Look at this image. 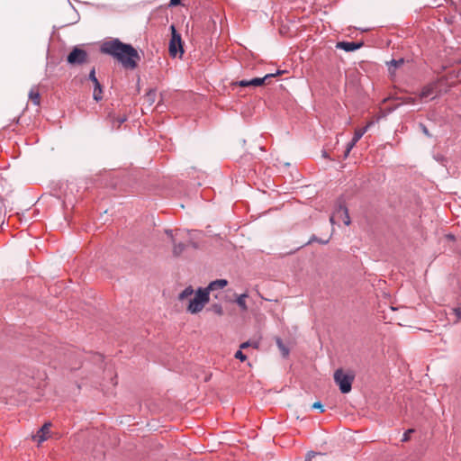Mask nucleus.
Segmentation results:
<instances>
[{"mask_svg":"<svg viewBox=\"0 0 461 461\" xmlns=\"http://www.w3.org/2000/svg\"><path fill=\"white\" fill-rule=\"evenodd\" d=\"M100 50L102 53L116 59L125 68H135L140 59V56L132 45L124 43L119 39L104 41L101 45Z\"/></svg>","mask_w":461,"mask_h":461,"instance_id":"1","label":"nucleus"},{"mask_svg":"<svg viewBox=\"0 0 461 461\" xmlns=\"http://www.w3.org/2000/svg\"><path fill=\"white\" fill-rule=\"evenodd\" d=\"M210 290H196L193 298L189 299L187 311L191 313H197L203 310L209 301Z\"/></svg>","mask_w":461,"mask_h":461,"instance_id":"2","label":"nucleus"},{"mask_svg":"<svg viewBox=\"0 0 461 461\" xmlns=\"http://www.w3.org/2000/svg\"><path fill=\"white\" fill-rule=\"evenodd\" d=\"M171 38L168 45V51L171 57L175 58L177 54L182 56L184 54L183 41L180 33L176 31V26L171 24L170 27Z\"/></svg>","mask_w":461,"mask_h":461,"instance_id":"3","label":"nucleus"},{"mask_svg":"<svg viewBox=\"0 0 461 461\" xmlns=\"http://www.w3.org/2000/svg\"><path fill=\"white\" fill-rule=\"evenodd\" d=\"M334 381L342 393H348L351 391L354 375L344 373L342 369H338L334 373Z\"/></svg>","mask_w":461,"mask_h":461,"instance_id":"4","label":"nucleus"},{"mask_svg":"<svg viewBox=\"0 0 461 461\" xmlns=\"http://www.w3.org/2000/svg\"><path fill=\"white\" fill-rule=\"evenodd\" d=\"M283 71L277 70L276 73H269L267 74L263 77H254L249 80L242 79L240 81H237L235 85L240 86V87H258L261 86L263 85L268 84L269 80L276 77L278 75H281Z\"/></svg>","mask_w":461,"mask_h":461,"instance_id":"5","label":"nucleus"},{"mask_svg":"<svg viewBox=\"0 0 461 461\" xmlns=\"http://www.w3.org/2000/svg\"><path fill=\"white\" fill-rule=\"evenodd\" d=\"M87 52L76 46L72 49L69 54L67 57V61L70 65H82L87 60Z\"/></svg>","mask_w":461,"mask_h":461,"instance_id":"6","label":"nucleus"},{"mask_svg":"<svg viewBox=\"0 0 461 461\" xmlns=\"http://www.w3.org/2000/svg\"><path fill=\"white\" fill-rule=\"evenodd\" d=\"M364 45L363 41H339L336 47L339 50H343L346 52L355 51L360 49Z\"/></svg>","mask_w":461,"mask_h":461,"instance_id":"7","label":"nucleus"},{"mask_svg":"<svg viewBox=\"0 0 461 461\" xmlns=\"http://www.w3.org/2000/svg\"><path fill=\"white\" fill-rule=\"evenodd\" d=\"M438 89V84L436 82L429 83L422 87L420 97L421 99H427L431 98L433 99L435 97V94Z\"/></svg>","mask_w":461,"mask_h":461,"instance_id":"8","label":"nucleus"},{"mask_svg":"<svg viewBox=\"0 0 461 461\" xmlns=\"http://www.w3.org/2000/svg\"><path fill=\"white\" fill-rule=\"evenodd\" d=\"M337 216H343V221L346 225L350 224V218L348 215V211L346 206L339 204L335 212V213L330 217V222L334 223V218Z\"/></svg>","mask_w":461,"mask_h":461,"instance_id":"9","label":"nucleus"},{"mask_svg":"<svg viewBox=\"0 0 461 461\" xmlns=\"http://www.w3.org/2000/svg\"><path fill=\"white\" fill-rule=\"evenodd\" d=\"M405 63V59L403 58H400L398 59H391L390 61L386 62L387 68H388V73L391 77L395 76V70L402 67Z\"/></svg>","mask_w":461,"mask_h":461,"instance_id":"10","label":"nucleus"},{"mask_svg":"<svg viewBox=\"0 0 461 461\" xmlns=\"http://www.w3.org/2000/svg\"><path fill=\"white\" fill-rule=\"evenodd\" d=\"M166 233L168 237L172 239V242L174 244L173 253L175 256H179L185 249V244L184 243H176L174 236H173V230H166Z\"/></svg>","mask_w":461,"mask_h":461,"instance_id":"11","label":"nucleus"},{"mask_svg":"<svg viewBox=\"0 0 461 461\" xmlns=\"http://www.w3.org/2000/svg\"><path fill=\"white\" fill-rule=\"evenodd\" d=\"M50 427V423H45L34 436L35 440H37L39 443H41L44 440H46L48 438Z\"/></svg>","mask_w":461,"mask_h":461,"instance_id":"12","label":"nucleus"},{"mask_svg":"<svg viewBox=\"0 0 461 461\" xmlns=\"http://www.w3.org/2000/svg\"><path fill=\"white\" fill-rule=\"evenodd\" d=\"M373 124L372 122H368L366 126L362 127V128H357L355 130V132H354V136H353V140H355V141H357L363 137V135L368 131V129L370 128V126Z\"/></svg>","mask_w":461,"mask_h":461,"instance_id":"13","label":"nucleus"},{"mask_svg":"<svg viewBox=\"0 0 461 461\" xmlns=\"http://www.w3.org/2000/svg\"><path fill=\"white\" fill-rule=\"evenodd\" d=\"M112 124L113 128L119 129L121 125L127 121L125 115H112L110 114Z\"/></svg>","mask_w":461,"mask_h":461,"instance_id":"14","label":"nucleus"},{"mask_svg":"<svg viewBox=\"0 0 461 461\" xmlns=\"http://www.w3.org/2000/svg\"><path fill=\"white\" fill-rule=\"evenodd\" d=\"M228 285V281L226 279H216L209 283V285L205 288H223ZM197 288H203L202 286H198Z\"/></svg>","mask_w":461,"mask_h":461,"instance_id":"15","label":"nucleus"},{"mask_svg":"<svg viewBox=\"0 0 461 461\" xmlns=\"http://www.w3.org/2000/svg\"><path fill=\"white\" fill-rule=\"evenodd\" d=\"M93 97L95 101H100L103 98V87L100 82L94 84V94Z\"/></svg>","mask_w":461,"mask_h":461,"instance_id":"16","label":"nucleus"},{"mask_svg":"<svg viewBox=\"0 0 461 461\" xmlns=\"http://www.w3.org/2000/svg\"><path fill=\"white\" fill-rule=\"evenodd\" d=\"M29 98L32 103L35 105H39L41 102V96L38 91L32 89L29 93Z\"/></svg>","mask_w":461,"mask_h":461,"instance_id":"17","label":"nucleus"},{"mask_svg":"<svg viewBox=\"0 0 461 461\" xmlns=\"http://www.w3.org/2000/svg\"><path fill=\"white\" fill-rule=\"evenodd\" d=\"M276 344H277V347L279 348L280 351L282 352L283 357H287L288 354H289V350L284 345V343H283L281 339H276Z\"/></svg>","mask_w":461,"mask_h":461,"instance_id":"18","label":"nucleus"},{"mask_svg":"<svg viewBox=\"0 0 461 461\" xmlns=\"http://www.w3.org/2000/svg\"><path fill=\"white\" fill-rule=\"evenodd\" d=\"M357 143V141H355V140H351L348 144H347V148L344 151V158H348L350 151L352 150V149L356 146V144Z\"/></svg>","mask_w":461,"mask_h":461,"instance_id":"19","label":"nucleus"},{"mask_svg":"<svg viewBox=\"0 0 461 461\" xmlns=\"http://www.w3.org/2000/svg\"><path fill=\"white\" fill-rule=\"evenodd\" d=\"M194 290H183V292L179 294V300L184 301L188 299L193 294Z\"/></svg>","mask_w":461,"mask_h":461,"instance_id":"20","label":"nucleus"},{"mask_svg":"<svg viewBox=\"0 0 461 461\" xmlns=\"http://www.w3.org/2000/svg\"><path fill=\"white\" fill-rule=\"evenodd\" d=\"M247 295L246 294H241L238 299H237V303L239 306H240L242 309H246V303H245V299H246Z\"/></svg>","mask_w":461,"mask_h":461,"instance_id":"21","label":"nucleus"},{"mask_svg":"<svg viewBox=\"0 0 461 461\" xmlns=\"http://www.w3.org/2000/svg\"><path fill=\"white\" fill-rule=\"evenodd\" d=\"M88 79L93 82V84H95L96 82H99L95 76V69L93 68L88 75Z\"/></svg>","mask_w":461,"mask_h":461,"instance_id":"22","label":"nucleus"},{"mask_svg":"<svg viewBox=\"0 0 461 461\" xmlns=\"http://www.w3.org/2000/svg\"><path fill=\"white\" fill-rule=\"evenodd\" d=\"M235 357L240 359V361H245L247 359L246 355L241 350H238L235 353Z\"/></svg>","mask_w":461,"mask_h":461,"instance_id":"23","label":"nucleus"},{"mask_svg":"<svg viewBox=\"0 0 461 461\" xmlns=\"http://www.w3.org/2000/svg\"><path fill=\"white\" fill-rule=\"evenodd\" d=\"M453 312H454V313L456 315V321H460L461 320V307L454 308Z\"/></svg>","mask_w":461,"mask_h":461,"instance_id":"24","label":"nucleus"},{"mask_svg":"<svg viewBox=\"0 0 461 461\" xmlns=\"http://www.w3.org/2000/svg\"><path fill=\"white\" fill-rule=\"evenodd\" d=\"M414 429H410L404 432L402 441L406 442L410 439V434L412 433Z\"/></svg>","mask_w":461,"mask_h":461,"instance_id":"25","label":"nucleus"},{"mask_svg":"<svg viewBox=\"0 0 461 461\" xmlns=\"http://www.w3.org/2000/svg\"><path fill=\"white\" fill-rule=\"evenodd\" d=\"M312 241H318L320 243H322V244H326L328 242V240H319L317 239L315 236H312L311 238V240H309V243L312 242Z\"/></svg>","mask_w":461,"mask_h":461,"instance_id":"26","label":"nucleus"},{"mask_svg":"<svg viewBox=\"0 0 461 461\" xmlns=\"http://www.w3.org/2000/svg\"><path fill=\"white\" fill-rule=\"evenodd\" d=\"M312 408H314V409H320L321 412H323V411H324V410H323V408H322V405H321V403L320 402H314V403H313V405H312Z\"/></svg>","mask_w":461,"mask_h":461,"instance_id":"27","label":"nucleus"},{"mask_svg":"<svg viewBox=\"0 0 461 461\" xmlns=\"http://www.w3.org/2000/svg\"><path fill=\"white\" fill-rule=\"evenodd\" d=\"M420 128L422 130V132L425 135H427L428 137H430V133H429V130L427 129V127L424 124H420Z\"/></svg>","mask_w":461,"mask_h":461,"instance_id":"28","label":"nucleus"},{"mask_svg":"<svg viewBox=\"0 0 461 461\" xmlns=\"http://www.w3.org/2000/svg\"><path fill=\"white\" fill-rule=\"evenodd\" d=\"M182 0H170L169 6H177L181 4Z\"/></svg>","mask_w":461,"mask_h":461,"instance_id":"29","label":"nucleus"},{"mask_svg":"<svg viewBox=\"0 0 461 461\" xmlns=\"http://www.w3.org/2000/svg\"><path fill=\"white\" fill-rule=\"evenodd\" d=\"M316 456V453L315 452H309L307 454V457H306V460L305 461H311L312 457L315 456Z\"/></svg>","mask_w":461,"mask_h":461,"instance_id":"30","label":"nucleus"},{"mask_svg":"<svg viewBox=\"0 0 461 461\" xmlns=\"http://www.w3.org/2000/svg\"><path fill=\"white\" fill-rule=\"evenodd\" d=\"M250 346V343L249 341L247 342H243L241 345H240V348L241 349H245L247 348H249Z\"/></svg>","mask_w":461,"mask_h":461,"instance_id":"31","label":"nucleus"},{"mask_svg":"<svg viewBox=\"0 0 461 461\" xmlns=\"http://www.w3.org/2000/svg\"><path fill=\"white\" fill-rule=\"evenodd\" d=\"M216 312H217V313L221 314V308L219 307L218 309H216Z\"/></svg>","mask_w":461,"mask_h":461,"instance_id":"32","label":"nucleus"}]
</instances>
